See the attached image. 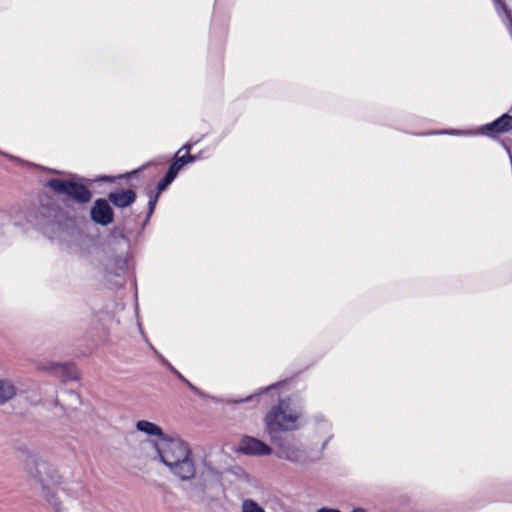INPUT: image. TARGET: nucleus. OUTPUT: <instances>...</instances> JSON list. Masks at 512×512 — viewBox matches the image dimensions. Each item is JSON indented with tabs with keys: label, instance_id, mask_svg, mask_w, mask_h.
Wrapping results in <instances>:
<instances>
[{
	"label": "nucleus",
	"instance_id": "nucleus-1",
	"mask_svg": "<svg viewBox=\"0 0 512 512\" xmlns=\"http://www.w3.org/2000/svg\"><path fill=\"white\" fill-rule=\"evenodd\" d=\"M303 407L292 398L287 397L271 406L264 417L265 431L270 441L276 443L282 432L298 430L303 423Z\"/></svg>",
	"mask_w": 512,
	"mask_h": 512
},
{
	"label": "nucleus",
	"instance_id": "nucleus-2",
	"mask_svg": "<svg viewBox=\"0 0 512 512\" xmlns=\"http://www.w3.org/2000/svg\"><path fill=\"white\" fill-rule=\"evenodd\" d=\"M161 462L182 481H189L196 475V466L188 445L180 438H162L156 445Z\"/></svg>",
	"mask_w": 512,
	"mask_h": 512
},
{
	"label": "nucleus",
	"instance_id": "nucleus-3",
	"mask_svg": "<svg viewBox=\"0 0 512 512\" xmlns=\"http://www.w3.org/2000/svg\"><path fill=\"white\" fill-rule=\"evenodd\" d=\"M45 186L56 194L64 195L79 205L88 204L93 196L91 190L86 185L68 179L51 178L46 182Z\"/></svg>",
	"mask_w": 512,
	"mask_h": 512
},
{
	"label": "nucleus",
	"instance_id": "nucleus-4",
	"mask_svg": "<svg viewBox=\"0 0 512 512\" xmlns=\"http://www.w3.org/2000/svg\"><path fill=\"white\" fill-rule=\"evenodd\" d=\"M37 474L35 477L38 482L42 485V497L48 502L53 508L54 512H62V503L50 489V484H59L60 476L57 470L45 461H39L36 466Z\"/></svg>",
	"mask_w": 512,
	"mask_h": 512
},
{
	"label": "nucleus",
	"instance_id": "nucleus-5",
	"mask_svg": "<svg viewBox=\"0 0 512 512\" xmlns=\"http://www.w3.org/2000/svg\"><path fill=\"white\" fill-rule=\"evenodd\" d=\"M103 266L106 280L117 286L122 285L128 271V252L107 256Z\"/></svg>",
	"mask_w": 512,
	"mask_h": 512
},
{
	"label": "nucleus",
	"instance_id": "nucleus-6",
	"mask_svg": "<svg viewBox=\"0 0 512 512\" xmlns=\"http://www.w3.org/2000/svg\"><path fill=\"white\" fill-rule=\"evenodd\" d=\"M36 224L40 227L59 225L65 219V212L55 201L42 203L35 214Z\"/></svg>",
	"mask_w": 512,
	"mask_h": 512
},
{
	"label": "nucleus",
	"instance_id": "nucleus-7",
	"mask_svg": "<svg viewBox=\"0 0 512 512\" xmlns=\"http://www.w3.org/2000/svg\"><path fill=\"white\" fill-rule=\"evenodd\" d=\"M38 369L49 372L62 382L76 381L79 379V372L72 363L49 362L47 364L38 365Z\"/></svg>",
	"mask_w": 512,
	"mask_h": 512
},
{
	"label": "nucleus",
	"instance_id": "nucleus-8",
	"mask_svg": "<svg viewBox=\"0 0 512 512\" xmlns=\"http://www.w3.org/2000/svg\"><path fill=\"white\" fill-rule=\"evenodd\" d=\"M278 447L276 456L280 459L287 460L297 464H305L308 462L305 451L293 442H282L281 439L275 443Z\"/></svg>",
	"mask_w": 512,
	"mask_h": 512
},
{
	"label": "nucleus",
	"instance_id": "nucleus-9",
	"mask_svg": "<svg viewBox=\"0 0 512 512\" xmlns=\"http://www.w3.org/2000/svg\"><path fill=\"white\" fill-rule=\"evenodd\" d=\"M91 220L101 226H108L114 220V212L109 205V200L99 198L94 201L90 209Z\"/></svg>",
	"mask_w": 512,
	"mask_h": 512
},
{
	"label": "nucleus",
	"instance_id": "nucleus-10",
	"mask_svg": "<svg viewBox=\"0 0 512 512\" xmlns=\"http://www.w3.org/2000/svg\"><path fill=\"white\" fill-rule=\"evenodd\" d=\"M239 451L250 456H264L272 453V449L267 444L251 436H244L241 439Z\"/></svg>",
	"mask_w": 512,
	"mask_h": 512
},
{
	"label": "nucleus",
	"instance_id": "nucleus-11",
	"mask_svg": "<svg viewBox=\"0 0 512 512\" xmlns=\"http://www.w3.org/2000/svg\"><path fill=\"white\" fill-rule=\"evenodd\" d=\"M107 198L115 207L123 209L132 205L137 195L136 192L131 189H118L110 192Z\"/></svg>",
	"mask_w": 512,
	"mask_h": 512
},
{
	"label": "nucleus",
	"instance_id": "nucleus-12",
	"mask_svg": "<svg viewBox=\"0 0 512 512\" xmlns=\"http://www.w3.org/2000/svg\"><path fill=\"white\" fill-rule=\"evenodd\" d=\"M512 129V116L503 114L495 121L486 124L482 127V132L485 134H499L508 132Z\"/></svg>",
	"mask_w": 512,
	"mask_h": 512
},
{
	"label": "nucleus",
	"instance_id": "nucleus-13",
	"mask_svg": "<svg viewBox=\"0 0 512 512\" xmlns=\"http://www.w3.org/2000/svg\"><path fill=\"white\" fill-rule=\"evenodd\" d=\"M174 180H175V177L167 172L166 175L164 176V178L161 181H159V183L157 184V191H156V193L153 194L151 192L150 197H149V201H148V213H147V217H146L145 223L148 222V220L150 219L151 215L153 214L160 194L163 191H165L168 188V186Z\"/></svg>",
	"mask_w": 512,
	"mask_h": 512
},
{
	"label": "nucleus",
	"instance_id": "nucleus-14",
	"mask_svg": "<svg viewBox=\"0 0 512 512\" xmlns=\"http://www.w3.org/2000/svg\"><path fill=\"white\" fill-rule=\"evenodd\" d=\"M17 387L9 379H0V406L12 400L17 394Z\"/></svg>",
	"mask_w": 512,
	"mask_h": 512
},
{
	"label": "nucleus",
	"instance_id": "nucleus-15",
	"mask_svg": "<svg viewBox=\"0 0 512 512\" xmlns=\"http://www.w3.org/2000/svg\"><path fill=\"white\" fill-rule=\"evenodd\" d=\"M136 428L138 431L143 432L149 436H157L160 438V440L166 437L160 426L147 420H139L136 423Z\"/></svg>",
	"mask_w": 512,
	"mask_h": 512
},
{
	"label": "nucleus",
	"instance_id": "nucleus-16",
	"mask_svg": "<svg viewBox=\"0 0 512 512\" xmlns=\"http://www.w3.org/2000/svg\"><path fill=\"white\" fill-rule=\"evenodd\" d=\"M281 385H282V382H278V383L269 385L265 388L259 389L258 392H256L255 394H252L250 396H247V397L241 398V399L227 400L226 403L240 404V403L250 402V401L254 400L255 398L259 397L260 395H263L265 393H268V392L278 389Z\"/></svg>",
	"mask_w": 512,
	"mask_h": 512
},
{
	"label": "nucleus",
	"instance_id": "nucleus-17",
	"mask_svg": "<svg viewBox=\"0 0 512 512\" xmlns=\"http://www.w3.org/2000/svg\"><path fill=\"white\" fill-rule=\"evenodd\" d=\"M186 160L184 158V155H181L178 154L176 152L175 154V159L173 160V162L170 164V167L168 169V173H170L172 176H174L175 178L177 177L178 173L182 170V168L186 165Z\"/></svg>",
	"mask_w": 512,
	"mask_h": 512
},
{
	"label": "nucleus",
	"instance_id": "nucleus-18",
	"mask_svg": "<svg viewBox=\"0 0 512 512\" xmlns=\"http://www.w3.org/2000/svg\"><path fill=\"white\" fill-rule=\"evenodd\" d=\"M241 512H265V510L253 499H244L241 503Z\"/></svg>",
	"mask_w": 512,
	"mask_h": 512
},
{
	"label": "nucleus",
	"instance_id": "nucleus-19",
	"mask_svg": "<svg viewBox=\"0 0 512 512\" xmlns=\"http://www.w3.org/2000/svg\"><path fill=\"white\" fill-rule=\"evenodd\" d=\"M143 337L145 338V341L148 344V347L153 351V353L156 355V357L159 359V361L166 366L169 370L173 369V365L149 342L148 338L145 336L144 332L141 331Z\"/></svg>",
	"mask_w": 512,
	"mask_h": 512
},
{
	"label": "nucleus",
	"instance_id": "nucleus-20",
	"mask_svg": "<svg viewBox=\"0 0 512 512\" xmlns=\"http://www.w3.org/2000/svg\"><path fill=\"white\" fill-rule=\"evenodd\" d=\"M67 394L71 398V401L68 404L70 408H76L78 404H81V398L76 392L70 390L67 392Z\"/></svg>",
	"mask_w": 512,
	"mask_h": 512
},
{
	"label": "nucleus",
	"instance_id": "nucleus-21",
	"mask_svg": "<svg viewBox=\"0 0 512 512\" xmlns=\"http://www.w3.org/2000/svg\"><path fill=\"white\" fill-rule=\"evenodd\" d=\"M112 236H113L114 238H120V239H122V240L125 242L126 246L128 247V245H129V240H128V239L126 238V236H125L124 228H123V227H115V228H114V230H113V232H112Z\"/></svg>",
	"mask_w": 512,
	"mask_h": 512
},
{
	"label": "nucleus",
	"instance_id": "nucleus-22",
	"mask_svg": "<svg viewBox=\"0 0 512 512\" xmlns=\"http://www.w3.org/2000/svg\"><path fill=\"white\" fill-rule=\"evenodd\" d=\"M205 471L202 472V475L207 474L208 476L217 477L219 475V471L214 468L211 463L204 461Z\"/></svg>",
	"mask_w": 512,
	"mask_h": 512
},
{
	"label": "nucleus",
	"instance_id": "nucleus-23",
	"mask_svg": "<svg viewBox=\"0 0 512 512\" xmlns=\"http://www.w3.org/2000/svg\"><path fill=\"white\" fill-rule=\"evenodd\" d=\"M196 143H197V141H195V142H191V141H189V142L185 143V144H184V145H183V146H182V147L177 151V153H178V154H180L183 150H185V151H186V153H189V152H190V150L193 148V146H194V145H196Z\"/></svg>",
	"mask_w": 512,
	"mask_h": 512
},
{
	"label": "nucleus",
	"instance_id": "nucleus-24",
	"mask_svg": "<svg viewBox=\"0 0 512 512\" xmlns=\"http://www.w3.org/2000/svg\"><path fill=\"white\" fill-rule=\"evenodd\" d=\"M184 158L186 160V163H193L195 162L196 160L200 159L201 156L198 154V155H193V154H190V153H185L184 154Z\"/></svg>",
	"mask_w": 512,
	"mask_h": 512
},
{
	"label": "nucleus",
	"instance_id": "nucleus-25",
	"mask_svg": "<svg viewBox=\"0 0 512 512\" xmlns=\"http://www.w3.org/2000/svg\"><path fill=\"white\" fill-rule=\"evenodd\" d=\"M170 371L184 384L188 381L175 367Z\"/></svg>",
	"mask_w": 512,
	"mask_h": 512
},
{
	"label": "nucleus",
	"instance_id": "nucleus-26",
	"mask_svg": "<svg viewBox=\"0 0 512 512\" xmlns=\"http://www.w3.org/2000/svg\"><path fill=\"white\" fill-rule=\"evenodd\" d=\"M187 385V387L193 391L195 394L199 395V396H203V393L196 387L194 386L189 380L185 383Z\"/></svg>",
	"mask_w": 512,
	"mask_h": 512
},
{
	"label": "nucleus",
	"instance_id": "nucleus-27",
	"mask_svg": "<svg viewBox=\"0 0 512 512\" xmlns=\"http://www.w3.org/2000/svg\"><path fill=\"white\" fill-rule=\"evenodd\" d=\"M316 512H341V511L338 509H334V508L322 507V508L318 509Z\"/></svg>",
	"mask_w": 512,
	"mask_h": 512
},
{
	"label": "nucleus",
	"instance_id": "nucleus-28",
	"mask_svg": "<svg viewBox=\"0 0 512 512\" xmlns=\"http://www.w3.org/2000/svg\"><path fill=\"white\" fill-rule=\"evenodd\" d=\"M103 181H106V182H111L113 180V178L111 176H104L102 178Z\"/></svg>",
	"mask_w": 512,
	"mask_h": 512
},
{
	"label": "nucleus",
	"instance_id": "nucleus-29",
	"mask_svg": "<svg viewBox=\"0 0 512 512\" xmlns=\"http://www.w3.org/2000/svg\"><path fill=\"white\" fill-rule=\"evenodd\" d=\"M351 512H366L363 508H354Z\"/></svg>",
	"mask_w": 512,
	"mask_h": 512
},
{
	"label": "nucleus",
	"instance_id": "nucleus-30",
	"mask_svg": "<svg viewBox=\"0 0 512 512\" xmlns=\"http://www.w3.org/2000/svg\"><path fill=\"white\" fill-rule=\"evenodd\" d=\"M51 172L56 173V174H60L61 173L60 171H57V170H51Z\"/></svg>",
	"mask_w": 512,
	"mask_h": 512
},
{
	"label": "nucleus",
	"instance_id": "nucleus-31",
	"mask_svg": "<svg viewBox=\"0 0 512 512\" xmlns=\"http://www.w3.org/2000/svg\"><path fill=\"white\" fill-rule=\"evenodd\" d=\"M451 133H452V134H460V132H459V131H453V132H451Z\"/></svg>",
	"mask_w": 512,
	"mask_h": 512
}]
</instances>
